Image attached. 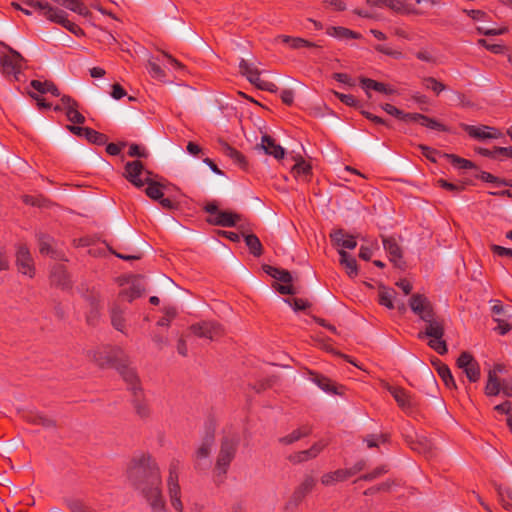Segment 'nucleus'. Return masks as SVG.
<instances>
[{
    "mask_svg": "<svg viewBox=\"0 0 512 512\" xmlns=\"http://www.w3.org/2000/svg\"><path fill=\"white\" fill-rule=\"evenodd\" d=\"M448 157L451 159V163L455 167H458L459 169H472V168H475V164L472 161H470V160L461 158V157L453 155V154L448 155Z\"/></svg>",
    "mask_w": 512,
    "mask_h": 512,
    "instance_id": "obj_47",
    "label": "nucleus"
},
{
    "mask_svg": "<svg viewBox=\"0 0 512 512\" xmlns=\"http://www.w3.org/2000/svg\"><path fill=\"white\" fill-rule=\"evenodd\" d=\"M100 366L110 365L114 367L127 383L132 393L142 390L136 370L131 367L129 357L120 348H114L109 352L106 361L100 362Z\"/></svg>",
    "mask_w": 512,
    "mask_h": 512,
    "instance_id": "obj_2",
    "label": "nucleus"
},
{
    "mask_svg": "<svg viewBox=\"0 0 512 512\" xmlns=\"http://www.w3.org/2000/svg\"><path fill=\"white\" fill-rule=\"evenodd\" d=\"M66 505L71 512H94V510L79 499H68Z\"/></svg>",
    "mask_w": 512,
    "mask_h": 512,
    "instance_id": "obj_45",
    "label": "nucleus"
},
{
    "mask_svg": "<svg viewBox=\"0 0 512 512\" xmlns=\"http://www.w3.org/2000/svg\"><path fill=\"white\" fill-rule=\"evenodd\" d=\"M182 469V462L178 458H172L168 465V475L166 478L167 493L171 506L177 512H183L184 506L181 501V487L179 484V475Z\"/></svg>",
    "mask_w": 512,
    "mask_h": 512,
    "instance_id": "obj_4",
    "label": "nucleus"
},
{
    "mask_svg": "<svg viewBox=\"0 0 512 512\" xmlns=\"http://www.w3.org/2000/svg\"><path fill=\"white\" fill-rule=\"evenodd\" d=\"M426 323V328L424 332H420L418 334L419 338L430 337V341L428 345L434 351H436L440 355H444L447 353V345L443 340L444 336V321L439 318L436 313L433 314L432 317L428 320H423Z\"/></svg>",
    "mask_w": 512,
    "mask_h": 512,
    "instance_id": "obj_5",
    "label": "nucleus"
},
{
    "mask_svg": "<svg viewBox=\"0 0 512 512\" xmlns=\"http://www.w3.org/2000/svg\"><path fill=\"white\" fill-rule=\"evenodd\" d=\"M244 240L251 254H253L255 257L262 255L263 247L259 238L255 234L245 235Z\"/></svg>",
    "mask_w": 512,
    "mask_h": 512,
    "instance_id": "obj_36",
    "label": "nucleus"
},
{
    "mask_svg": "<svg viewBox=\"0 0 512 512\" xmlns=\"http://www.w3.org/2000/svg\"><path fill=\"white\" fill-rule=\"evenodd\" d=\"M144 172L143 163L140 160L127 162L124 167V177L131 184L137 188H142L145 185V178L141 179L140 176Z\"/></svg>",
    "mask_w": 512,
    "mask_h": 512,
    "instance_id": "obj_13",
    "label": "nucleus"
},
{
    "mask_svg": "<svg viewBox=\"0 0 512 512\" xmlns=\"http://www.w3.org/2000/svg\"><path fill=\"white\" fill-rule=\"evenodd\" d=\"M439 377L442 379L446 387L456 388L455 380L451 374L450 368L443 363H439L436 367Z\"/></svg>",
    "mask_w": 512,
    "mask_h": 512,
    "instance_id": "obj_37",
    "label": "nucleus"
},
{
    "mask_svg": "<svg viewBox=\"0 0 512 512\" xmlns=\"http://www.w3.org/2000/svg\"><path fill=\"white\" fill-rule=\"evenodd\" d=\"M84 138L87 139L90 143L99 146L105 145L108 141V137L105 134L100 133L89 127L85 132Z\"/></svg>",
    "mask_w": 512,
    "mask_h": 512,
    "instance_id": "obj_41",
    "label": "nucleus"
},
{
    "mask_svg": "<svg viewBox=\"0 0 512 512\" xmlns=\"http://www.w3.org/2000/svg\"><path fill=\"white\" fill-rule=\"evenodd\" d=\"M79 106L70 107L66 111V116L68 120L75 124H83L85 122V117L78 111Z\"/></svg>",
    "mask_w": 512,
    "mask_h": 512,
    "instance_id": "obj_48",
    "label": "nucleus"
},
{
    "mask_svg": "<svg viewBox=\"0 0 512 512\" xmlns=\"http://www.w3.org/2000/svg\"><path fill=\"white\" fill-rule=\"evenodd\" d=\"M38 241H39V251L41 254L48 255V254L52 253V248H51V244H50L51 238L48 235H44V234L39 235Z\"/></svg>",
    "mask_w": 512,
    "mask_h": 512,
    "instance_id": "obj_51",
    "label": "nucleus"
},
{
    "mask_svg": "<svg viewBox=\"0 0 512 512\" xmlns=\"http://www.w3.org/2000/svg\"><path fill=\"white\" fill-rule=\"evenodd\" d=\"M335 95L342 103H344L348 106L356 107L358 105V100L351 94H343V93L335 92Z\"/></svg>",
    "mask_w": 512,
    "mask_h": 512,
    "instance_id": "obj_59",
    "label": "nucleus"
},
{
    "mask_svg": "<svg viewBox=\"0 0 512 512\" xmlns=\"http://www.w3.org/2000/svg\"><path fill=\"white\" fill-rule=\"evenodd\" d=\"M460 127L467 132V134L474 139L477 140H486L489 135L487 134V129H489V126L487 125H480V126H474V125H468L465 123H461Z\"/></svg>",
    "mask_w": 512,
    "mask_h": 512,
    "instance_id": "obj_31",
    "label": "nucleus"
},
{
    "mask_svg": "<svg viewBox=\"0 0 512 512\" xmlns=\"http://www.w3.org/2000/svg\"><path fill=\"white\" fill-rule=\"evenodd\" d=\"M23 61L24 58L21 54L10 48L9 54L4 55L0 59L3 74L6 76H13L14 79L18 81Z\"/></svg>",
    "mask_w": 512,
    "mask_h": 512,
    "instance_id": "obj_7",
    "label": "nucleus"
},
{
    "mask_svg": "<svg viewBox=\"0 0 512 512\" xmlns=\"http://www.w3.org/2000/svg\"><path fill=\"white\" fill-rule=\"evenodd\" d=\"M437 184L441 188L446 189L451 192H455V193L460 192L464 189V186L462 184H454V183L448 182L447 180H444V179L437 180Z\"/></svg>",
    "mask_w": 512,
    "mask_h": 512,
    "instance_id": "obj_58",
    "label": "nucleus"
},
{
    "mask_svg": "<svg viewBox=\"0 0 512 512\" xmlns=\"http://www.w3.org/2000/svg\"><path fill=\"white\" fill-rule=\"evenodd\" d=\"M189 329L195 336L209 339L210 341L217 340L224 333L221 324L215 321H201L192 324Z\"/></svg>",
    "mask_w": 512,
    "mask_h": 512,
    "instance_id": "obj_6",
    "label": "nucleus"
},
{
    "mask_svg": "<svg viewBox=\"0 0 512 512\" xmlns=\"http://www.w3.org/2000/svg\"><path fill=\"white\" fill-rule=\"evenodd\" d=\"M16 265L18 271L24 275L32 278L35 275V268L33 259L28 247L24 244H19L16 250Z\"/></svg>",
    "mask_w": 512,
    "mask_h": 512,
    "instance_id": "obj_10",
    "label": "nucleus"
},
{
    "mask_svg": "<svg viewBox=\"0 0 512 512\" xmlns=\"http://www.w3.org/2000/svg\"><path fill=\"white\" fill-rule=\"evenodd\" d=\"M421 126L427 127L432 130L442 131V132H448L449 129L442 123L438 122L434 118H430L426 115L422 114L421 121L419 123Z\"/></svg>",
    "mask_w": 512,
    "mask_h": 512,
    "instance_id": "obj_44",
    "label": "nucleus"
},
{
    "mask_svg": "<svg viewBox=\"0 0 512 512\" xmlns=\"http://www.w3.org/2000/svg\"><path fill=\"white\" fill-rule=\"evenodd\" d=\"M383 246L386 252L390 256V261H392L394 264L398 265L399 262L402 260V250L397 243L396 239L390 237V238H384L383 239Z\"/></svg>",
    "mask_w": 512,
    "mask_h": 512,
    "instance_id": "obj_22",
    "label": "nucleus"
},
{
    "mask_svg": "<svg viewBox=\"0 0 512 512\" xmlns=\"http://www.w3.org/2000/svg\"><path fill=\"white\" fill-rule=\"evenodd\" d=\"M395 295V291L393 289L387 288L385 286H381L379 288L378 297L379 303L382 306H385L388 309H394L393 298Z\"/></svg>",
    "mask_w": 512,
    "mask_h": 512,
    "instance_id": "obj_34",
    "label": "nucleus"
},
{
    "mask_svg": "<svg viewBox=\"0 0 512 512\" xmlns=\"http://www.w3.org/2000/svg\"><path fill=\"white\" fill-rule=\"evenodd\" d=\"M111 323L116 330L123 332L125 328V319L123 317L122 310L118 307H113L111 309Z\"/></svg>",
    "mask_w": 512,
    "mask_h": 512,
    "instance_id": "obj_43",
    "label": "nucleus"
},
{
    "mask_svg": "<svg viewBox=\"0 0 512 512\" xmlns=\"http://www.w3.org/2000/svg\"><path fill=\"white\" fill-rule=\"evenodd\" d=\"M144 292V287L140 279H134L129 287L123 288L119 293V299L123 301L132 302L134 299L139 298Z\"/></svg>",
    "mask_w": 512,
    "mask_h": 512,
    "instance_id": "obj_20",
    "label": "nucleus"
},
{
    "mask_svg": "<svg viewBox=\"0 0 512 512\" xmlns=\"http://www.w3.org/2000/svg\"><path fill=\"white\" fill-rule=\"evenodd\" d=\"M274 288L282 295H294L296 292H295V289L294 287L292 286L291 283L289 284H278L276 283L274 285Z\"/></svg>",
    "mask_w": 512,
    "mask_h": 512,
    "instance_id": "obj_63",
    "label": "nucleus"
},
{
    "mask_svg": "<svg viewBox=\"0 0 512 512\" xmlns=\"http://www.w3.org/2000/svg\"><path fill=\"white\" fill-rule=\"evenodd\" d=\"M332 243L344 249H354L357 242L354 236L347 234L343 229L335 230L330 234Z\"/></svg>",
    "mask_w": 512,
    "mask_h": 512,
    "instance_id": "obj_17",
    "label": "nucleus"
},
{
    "mask_svg": "<svg viewBox=\"0 0 512 512\" xmlns=\"http://www.w3.org/2000/svg\"><path fill=\"white\" fill-rule=\"evenodd\" d=\"M149 74L156 79L162 80L166 77L165 71L158 65L157 63L153 61L148 62L147 66Z\"/></svg>",
    "mask_w": 512,
    "mask_h": 512,
    "instance_id": "obj_50",
    "label": "nucleus"
},
{
    "mask_svg": "<svg viewBox=\"0 0 512 512\" xmlns=\"http://www.w3.org/2000/svg\"><path fill=\"white\" fill-rule=\"evenodd\" d=\"M251 84L255 85L258 89L264 91L273 92L276 89V85L274 83L261 79L260 75L258 77H255Z\"/></svg>",
    "mask_w": 512,
    "mask_h": 512,
    "instance_id": "obj_53",
    "label": "nucleus"
},
{
    "mask_svg": "<svg viewBox=\"0 0 512 512\" xmlns=\"http://www.w3.org/2000/svg\"><path fill=\"white\" fill-rule=\"evenodd\" d=\"M241 216L230 211H219L216 216H210L207 222L211 225L221 227H233L240 220Z\"/></svg>",
    "mask_w": 512,
    "mask_h": 512,
    "instance_id": "obj_15",
    "label": "nucleus"
},
{
    "mask_svg": "<svg viewBox=\"0 0 512 512\" xmlns=\"http://www.w3.org/2000/svg\"><path fill=\"white\" fill-rule=\"evenodd\" d=\"M312 429L308 425H303L295 430H293L290 434L279 438V442L283 445H290L303 437L310 435Z\"/></svg>",
    "mask_w": 512,
    "mask_h": 512,
    "instance_id": "obj_26",
    "label": "nucleus"
},
{
    "mask_svg": "<svg viewBox=\"0 0 512 512\" xmlns=\"http://www.w3.org/2000/svg\"><path fill=\"white\" fill-rule=\"evenodd\" d=\"M491 250L494 254L498 255V256H510L512 257V249L510 248H505L503 246H500V245H492L491 246Z\"/></svg>",
    "mask_w": 512,
    "mask_h": 512,
    "instance_id": "obj_64",
    "label": "nucleus"
},
{
    "mask_svg": "<svg viewBox=\"0 0 512 512\" xmlns=\"http://www.w3.org/2000/svg\"><path fill=\"white\" fill-rule=\"evenodd\" d=\"M239 69L240 73L247 78V80L251 83L255 79V77H258L260 75V71L250 65L246 60L241 59L239 63Z\"/></svg>",
    "mask_w": 512,
    "mask_h": 512,
    "instance_id": "obj_40",
    "label": "nucleus"
},
{
    "mask_svg": "<svg viewBox=\"0 0 512 512\" xmlns=\"http://www.w3.org/2000/svg\"><path fill=\"white\" fill-rule=\"evenodd\" d=\"M145 184L147 185L145 193L150 199L158 201L164 196L163 186L159 182L154 181L152 178L145 177Z\"/></svg>",
    "mask_w": 512,
    "mask_h": 512,
    "instance_id": "obj_32",
    "label": "nucleus"
},
{
    "mask_svg": "<svg viewBox=\"0 0 512 512\" xmlns=\"http://www.w3.org/2000/svg\"><path fill=\"white\" fill-rule=\"evenodd\" d=\"M310 374L311 380L323 391L327 393L338 394L335 384L329 378L317 373Z\"/></svg>",
    "mask_w": 512,
    "mask_h": 512,
    "instance_id": "obj_33",
    "label": "nucleus"
},
{
    "mask_svg": "<svg viewBox=\"0 0 512 512\" xmlns=\"http://www.w3.org/2000/svg\"><path fill=\"white\" fill-rule=\"evenodd\" d=\"M502 384L498 377H494V372H488V380L485 386V394L487 396H496L500 393Z\"/></svg>",
    "mask_w": 512,
    "mask_h": 512,
    "instance_id": "obj_38",
    "label": "nucleus"
},
{
    "mask_svg": "<svg viewBox=\"0 0 512 512\" xmlns=\"http://www.w3.org/2000/svg\"><path fill=\"white\" fill-rule=\"evenodd\" d=\"M239 446V437L236 435L224 436L216 457L214 474L221 481L225 478L231 462L234 460Z\"/></svg>",
    "mask_w": 512,
    "mask_h": 512,
    "instance_id": "obj_3",
    "label": "nucleus"
},
{
    "mask_svg": "<svg viewBox=\"0 0 512 512\" xmlns=\"http://www.w3.org/2000/svg\"><path fill=\"white\" fill-rule=\"evenodd\" d=\"M295 311H302L310 307V303L302 298L285 299Z\"/></svg>",
    "mask_w": 512,
    "mask_h": 512,
    "instance_id": "obj_54",
    "label": "nucleus"
},
{
    "mask_svg": "<svg viewBox=\"0 0 512 512\" xmlns=\"http://www.w3.org/2000/svg\"><path fill=\"white\" fill-rule=\"evenodd\" d=\"M316 484V480L312 476H306L302 483L295 489L292 499L298 503L312 491Z\"/></svg>",
    "mask_w": 512,
    "mask_h": 512,
    "instance_id": "obj_23",
    "label": "nucleus"
},
{
    "mask_svg": "<svg viewBox=\"0 0 512 512\" xmlns=\"http://www.w3.org/2000/svg\"><path fill=\"white\" fill-rule=\"evenodd\" d=\"M292 49H300L303 47L318 48L321 47L319 44L310 42L300 37H293L292 42L289 45Z\"/></svg>",
    "mask_w": 512,
    "mask_h": 512,
    "instance_id": "obj_49",
    "label": "nucleus"
},
{
    "mask_svg": "<svg viewBox=\"0 0 512 512\" xmlns=\"http://www.w3.org/2000/svg\"><path fill=\"white\" fill-rule=\"evenodd\" d=\"M385 7L400 13L404 11V0H385Z\"/></svg>",
    "mask_w": 512,
    "mask_h": 512,
    "instance_id": "obj_61",
    "label": "nucleus"
},
{
    "mask_svg": "<svg viewBox=\"0 0 512 512\" xmlns=\"http://www.w3.org/2000/svg\"><path fill=\"white\" fill-rule=\"evenodd\" d=\"M340 264L345 268L349 277H356L358 275V267L356 259L347 253L345 250H339Z\"/></svg>",
    "mask_w": 512,
    "mask_h": 512,
    "instance_id": "obj_24",
    "label": "nucleus"
},
{
    "mask_svg": "<svg viewBox=\"0 0 512 512\" xmlns=\"http://www.w3.org/2000/svg\"><path fill=\"white\" fill-rule=\"evenodd\" d=\"M478 177L481 180H483L485 182H489V183H496L498 185L507 184L506 180L500 179V178L492 175L491 173H488V172H485V171H482Z\"/></svg>",
    "mask_w": 512,
    "mask_h": 512,
    "instance_id": "obj_60",
    "label": "nucleus"
},
{
    "mask_svg": "<svg viewBox=\"0 0 512 512\" xmlns=\"http://www.w3.org/2000/svg\"><path fill=\"white\" fill-rule=\"evenodd\" d=\"M374 49L380 53L391 56L395 59H399L402 57V53L400 51L394 50L386 45L377 44L374 46Z\"/></svg>",
    "mask_w": 512,
    "mask_h": 512,
    "instance_id": "obj_55",
    "label": "nucleus"
},
{
    "mask_svg": "<svg viewBox=\"0 0 512 512\" xmlns=\"http://www.w3.org/2000/svg\"><path fill=\"white\" fill-rule=\"evenodd\" d=\"M377 439H381L382 443H385L389 439V435L386 433L381 434H371L368 435L364 441L367 443L368 448H374L377 447Z\"/></svg>",
    "mask_w": 512,
    "mask_h": 512,
    "instance_id": "obj_52",
    "label": "nucleus"
},
{
    "mask_svg": "<svg viewBox=\"0 0 512 512\" xmlns=\"http://www.w3.org/2000/svg\"><path fill=\"white\" fill-rule=\"evenodd\" d=\"M385 388L390 392L398 406L406 413L412 412L416 403L411 394L402 387H396L385 384Z\"/></svg>",
    "mask_w": 512,
    "mask_h": 512,
    "instance_id": "obj_11",
    "label": "nucleus"
},
{
    "mask_svg": "<svg viewBox=\"0 0 512 512\" xmlns=\"http://www.w3.org/2000/svg\"><path fill=\"white\" fill-rule=\"evenodd\" d=\"M412 449L424 454L426 457H433L435 455L432 443L426 438H422L414 443Z\"/></svg>",
    "mask_w": 512,
    "mask_h": 512,
    "instance_id": "obj_39",
    "label": "nucleus"
},
{
    "mask_svg": "<svg viewBox=\"0 0 512 512\" xmlns=\"http://www.w3.org/2000/svg\"><path fill=\"white\" fill-rule=\"evenodd\" d=\"M326 447V443L323 441H319L314 443L309 449L296 452L289 456V460L294 463H302L308 461L310 459L316 458L322 450Z\"/></svg>",
    "mask_w": 512,
    "mask_h": 512,
    "instance_id": "obj_14",
    "label": "nucleus"
},
{
    "mask_svg": "<svg viewBox=\"0 0 512 512\" xmlns=\"http://www.w3.org/2000/svg\"><path fill=\"white\" fill-rule=\"evenodd\" d=\"M133 488L146 500L152 512H168L162 492V475L158 462L149 453L134 456L127 469Z\"/></svg>",
    "mask_w": 512,
    "mask_h": 512,
    "instance_id": "obj_1",
    "label": "nucleus"
},
{
    "mask_svg": "<svg viewBox=\"0 0 512 512\" xmlns=\"http://www.w3.org/2000/svg\"><path fill=\"white\" fill-rule=\"evenodd\" d=\"M126 146L125 142L121 143H109L106 145V152L109 155L116 156L120 154L121 150Z\"/></svg>",
    "mask_w": 512,
    "mask_h": 512,
    "instance_id": "obj_62",
    "label": "nucleus"
},
{
    "mask_svg": "<svg viewBox=\"0 0 512 512\" xmlns=\"http://www.w3.org/2000/svg\"><path fill=\"white\" fill-rule=\"evenodd\" d=\"M50 281L53 285L61 289H68L71 287L69 274L63 265H56L52 268Z\"/></svg>",
    "mask_w": 512,
    "mask_h": 512,
    "instance_id": "obj_18",
    "label": "nucleus"
},
{
    "mask_svg": "<svg viewBox=\"0 0 512 512\" xmlns=\"http://www.w3.org/2000/svg\"><path fill=\"white\" fill-rule=\"evenodd\" d=\"M349 478V472L346 469H338L333 472L324 474L321 477V483L325 486L333 485L337 482L345 481Z\"/></svg>",
    "mask_w": 512,
    "mask_h": 512,
    "instance_id": "obj_30",
    "label": "nucleus"
},
{
    "mask_svg": "<svg viewBox=\"0 0 512 512\" xmlns=\"http://www.w3.org/2000/svg\"><path fill=\"white\" fill-rule=\"evenodd\" d=\"M326 34L337 39L361 38V35L359 33L342 26H330L326 29Z\"/></svg>",
    "mask_w": 512,
    "mask_h": 512,
    "instance_id": "obj_25",
    "label": "nucleus"
},
{
    "mask_svg": "<svg viewBox=\"0 0 512 512\" xmlns=\"http://www.w3.org/2000/svg\"><path fill=\"white\" fill-rule=\"evenodd\" d=\"M132 394V403L136 414L142 419L149 418L151 415V408L148 401L144 397L143 390H135V392Z\"/></svg>",
    "mask_w": 512,
    "mask_h": 512,
    "instance_id": "obj_19",
    "label": "nucleus"
},
{
    "mask_svg": "<svg viewBox=\"0 0 512 512\" xmlns=\"http://www.w3.org/2000/svg\"><path fill=\"white\" fill-rule=\"evenodd\" d=\"M423 86L426 89L432 90L437 95L440 94L442 91H444L446 89V86L442 82L438 81L434 77H426V78H424L423 79Z\"/></svg>",
    "mask_w": 512,
    "mask_h": 512,
    "instance_id": "obj_46",
    "label": "nucleus"
},
{
    "mask_svg": "<svg viewBox=\"0 0 512 512\" xmlns=\"http://www.w3.org/2000/svg\"><path fill=\"white\" fill-rule=\"evenodd\" d=\"M409 306L421 320H428L435 314L431 302L423 294H413L409 299Z\"/></svg>",
    "mask_w": 512,
    "mask_h": 512,
    "instance_id": "obj_9",
    "label": "nucleus"
},
{
    "mask_svg": "<svg viewBox=\"0 0 512 512\" xmlns=\"http://www.w3.org/2000/svg\"><path fill=\"white\" fill-rule=\"evenodd\" d=\"M128 155L130 157L147 158L148 152L145 148L133 143L129 146Z\"/></svg>",
    "mask_w": 512,
    "mask_h": 512,
    "instance_id": "obj_56",
    "label": "nucleus"
},
{
    "mask_svg": "<svg viewBox=\"0 0 512 512\" xmlns=\"http://www.w3.org/2000/svg\"><path fill=\"white\" fill-rule=\"evenodd\" d=\"M63 7L82 16L90 14L88 8L80 0H66L63 3Z\"/></svg>",
    "mask_w": 512,
    "mask_h": 512,
    "instance_id": "obj_42",
    "label": "nucleus"
},
{
    "mask_svg": "<svg viewBox=\"0 0 512 512\" xmlns=\"http://www.w3.org/2000/svg\"><path fill=\"white\" fill-rule=\"evenodd\" d=\"M311 169L310 164L301 159L292 167L291 174L294 178L306 182L311 177Z\"/></svg>",
    "mask_w": 512,
    "mask_h": 512,
    "instance_id": "obj_27",
    "label": "nucleus"
},
{
    "mask_svg": "<svg viewBox=\"0 0 512 512\" xmlns=\"http://www.w3.org/2000/svg\"><path fill=\"white\" fill-rule=\"evenodd\" d=\"M500 503L506 510L512 509V489L510 487H503L502 485H495Z\"/></svg>",
    "mask_w": 512,
    "mask_h": 512,
    "instance_id": "obj_35",
    "label": "nucleus"
},
{
    "mask_svg": "<svg viewBox=\"0 0 512 512\" xmlns=\"http://www.w3.org/2000/svg\"><path fill=\"white\" fill-rule=\"evenodd\" d=\"M24 418L27 422L35 425H41L44 428H54L56 426L53 419L41 413L29 412L24 415Z\"/></svg>",
    "mask_w": 512,
    "mask_h": 512,
    "instance_id": "obj_28",
    "label": "nucleus"
},
{
    "mask_svg": "<svg viewBox=\"0 0 512 512\" xmlns=\"http://www.w3.org/2000/svg\"><path fill=\"white\" fill-rule=\"evenodd\" d=\"M457 366L462 369L470 382H477L480 379V365L469 352H462L457 359Z\"/></svg>",
    "mask_w": 512,
    "mask_h": 512,
    "instance_id": "obj_8",
    "label": "nucleus"
},
{
    "mask_svg": "<svg viewBox=\"0 0 512 512\" xmlns=\"http://www.w3.org/2000/svg\"><path fill=\"white\" fill-rule=\"evenodd\" d=\"M220 149L223 154L231 158L236 164H238L240 167L245 168L247 165V161L245 156L230 146L226 141L219 140Z\"/></svg>",
    "mask_w": 512,
    "mask_h": 512,
    "instance_id": "obj_21",
    "label": "nucleus"
},
{
    "mask_svg": "<svg viewBox=\"0 0 512 512\" xmlns=\"http://www.w3.org/2000/svg\"><path fill=\"white\" fill-rule=\"evenodd\" d=\"M30 86L41 94L51 93L53 96H60L59 89L52 81L32 80Z\"/></svg>",
    "mask_w": 512,
    "mask_h": 512,
    "instance_id": "obj_29",
    "label": "nucleus"
},
{
    "mask_svg": "<svg viewBox=\"0 0 512 512\" xmlns=\"http://www.w3.org/2000/svg\"><path fill=\"white\" fill-rule=\"evenodd\" d=\"M387 471L386 466H380L375 468L372 472L362 475L359 480L372 481L387 473Z\"/></svg>",
    "mask_w": 512,
    "mask_h": 512,
    "instance_id": "obj_57",
    "label": "nucleus"
},
{
    "mask_svg": "<svg viewBox=\"0 0 512 512\" xmlns=\"http://www.w3.org/2000/svg\"><path fill=\"white\" fill-rule=\"evenodd\" d=\"M257 148L262 149L265 154L271 155L278 160L282 159L285 155L284 148L281 145L276 144L275 140L267 134L262 136L261 143L257 145Z\"/></svg>",
    "mask_w": 512,
    "mask_h": 512,
    "instance_id": "obj_16",
    "label": "nucleus"
},
{
    "mask_svg": "<svg viewBox=\"0 0 512 512\" xmlns=\"http://www.w3.org/2000/svg\"><path fill=\"white\" fill-rule=\"evenodd\" d=\"M213 445H214V435L207 434L195 452V456H194L195 470L201 471L208 467V465L204 462H206V460L208 459Z\"/></svg>",
    "mask_w": 512,
    "mask_h": 512,
    "instance_id": "obj_12",
    "label": "nucleus"
}]
</instances>
